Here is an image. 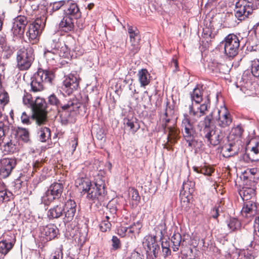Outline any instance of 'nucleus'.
<instances>
[{
    "mask_svg": "<svg viewBox=\"0 0 259 259\" xmlns=\"http://www.w3.org/2000/svg\"><path fill=\"white\" fill-rule=\"evenodd\" d=\"M9 126L5 124L3 122H0V140H2L3 138L9 132Z\"/></svg>",
    "mask_w": 259,
    "mask_h": 259,
    "instance_id": "obj_50",
    "label": "nucleus"
},
{
    "mask_svg": "<svg viewBox=\"0 0 259 259\" xmlns=\"http://www.w3.org/2000/svg\"><path fill=\"white\" fill-rule=\"evenodd\" d=\"M51 41L54 44H59L58 49V53L60 57L68 58L70 55V48L68 47L64 42H61L58 35L54 34L52 36Z\"/></svg>",
    "mask_w": 259,
    "mask_h": 259,
    "instance_id": "obj_23",
    "label": "nucleus"
},
{
    "mask_svg": "<svg viewBox=\"0 0 259 259\" xmlns=\"http://www.w3.org/2000/svg\"><path fill=\"white\" fill-rule=\"evenodd\" d=\"M142 256L143 255L140 253L134 250L127 255L125 259H143Z\"/></svg>",
    "mask_w": 259,
    "mask_h": 259,
    "instance_id": "obj_55",
    "label": "nucleus"
},
{
    "mask_svg": "<svg viewBox=\"0 0 259 259\" xmlns=\"http://www.w3.org/2000/svg\"><path fill=\"white\" fill-rule=\"evenodd\" d=\"M203 36L206 39V41H211L212 38V34L210 32V31L208 29L206 30H204L203 32Z\"/></svg>",
    "mask_w": 259,
    "mask_h": 259,
    "instance_id": "obj_59",
    "label": "nucleus"
},
{
    "mask_svg": "<svg viewBox=\"0 0 259 259\" xmlns=\"http://www.w3.org/2000/svg\"><path fill=\"white\" fill-rule=\"evenodd\" d=\"M199 104L192 102L189 106V113L190 116L199 118L205 115V112L210 107V100L207 98L203 103L201 105Z\"/></svg>",
    "mask_w": 259,
    "mask_h": 259,
    "instance_id": "obj_15",
    "label": "nucleus"
},
{
    "mask_svg": "<svg viewBox=\"0 0 259 259\" xmlns=\"http://www.w3.org/2000/svg\"><path fill=\"white\" fill-rule=\"evenodd\" d=\"M142 225L139 222L134 223L130 228H123L121 230L124 232L128 231L129 233L138 232L141 229Z\"/></svg>",
    "mask_w": 259,
    "mask_h": 259,
    "instance_id": "obj_43",
    "label": "nucleus"
},
{
    "mask_svg": "<svg viewBox=\"0 0 259 259\" xmlns=\"http://www.w3.org/2000/svg\"><path fill=\"white\" fill-rule=\"evenodd\" d=\"M255 190L253 188L245 187L243 188L240 192V195L243 201H249L252 197L255 196Z\"/></svg>",
    "mask_w": 259,
    "mask_h": 259,
    "instance_id": "obj_33",
    "label": "nucleus"
},
{
    "mask_svg": "<svg viewBox=\"0 0 259 259\" xmlns=\"http://www.w3.org/2000/svg\"><path fill=\"white\" fill-rule=\"evenodd\" d=\"M137 76L141 87H145L149 84L151 76L147 69H142L139 70Z\"/></svg>",
    "mask_w": 259,
    "mask_h": 259,
    "instance_id": "obj_31",
    "label": "nucleus"
},
{
    "mask_svg": "<svg viewBox=\"0 0 259 259\" xmlns=\"http://www.w3.org/2000/svg\"><path fill=\"white\" fill-rule=\"evenodd\" d=\"M79 75L77 73H70L65 76L62 87L63 91L68 95L78 88L79 82Z\"/></svg>",
    "mask_w": 259,
    "mask_h": 259,
    "instance_id": "obj_14",
    "label": "nucleus"
},
{
    "mask_svg": "<svg viewBox=\"0 0 259 259\" xmlns=\"http://www.w3.org/2000/svg\"><path fill=\"white\" fill-rule=\"evenodd\" d=\"M17 136L23 142L27 143L29 141V133L25 128L18 127L17 130Z\"/></svg>",
    "mask_w": 259,
    "mask_h": 259,
    "instance_id": "obj_39",
    "label": "nucleus"
},
{
    "mask_svg": "<svg viewBox=\"0 0 259 259\" xmlns=\"http://www.w3.org/2000/svg\"><path fill=\"white\" fill-rule=\"evenodd\" d=\"M232 132L236 136L239 137L241 136L243 133V130L241 126L237 125L232 130Z\"/></svg>",
    "mask_w": 259,
    "mask_h": 259,
    "instance_id": "obj_58",
    "label": "nucleus"
},
{
    "mask_svg": "<svg viewBox=\"0 0 259 259\" xmlns=\"http://www.w3.org/2000/svg\"><path fill=\"white\" fill-rule=\"evenodd\" d=\"M162 125L164 128V132L167 134V140L168 142L174 143L178 138L179 131L175 126V121L170 119L168 115L167 110L161 116Z\"/></svg>",
    "mask_w": 259,
    "mask_h": 259,
    "instance_id": "obj_4",
    "label": "nucleus"
},
{
    "mask_svg": "<svg viewBox=\"0 0 259 259\" xmlns=\"http://www.w3.org/2000/svg\"><path fill=\"white\" fill-rule=\"evenodd\" d=\"M192 103H200L203 101L202 92L199 88H195L190 94Z\"/></svg>",
    "mask_w": 259,
    "mask_h": 259,
    "instance_id": "obj_38",
    "label": "nucleus"
},
{
    "mask_svg": "<svg viewBox=\"0 0 259 259\" xmlns=\"http://www.w3.org/2000/svg\"><path fill=\"white\" fill-rule=\"evenodd\" d=\"M48 102L51 105L56 107L61 122L64 124L73 120L77 113V109L80 107L76 102L68 101L66 103L64 101L59 100L54 94L49 97Z\"/></svg>",
    "mask_w": 259,
    "mask_h": 259,
    "instance_id": "obj_1",
    "label": "nucleus"
},
{
    "mask_svg": "<svg viewBox=\"0 0 259 259\" xmlns=\"http://www.w3.org/2000/svg\"><path fill=\"white\" fill-rule=\"evenodd\" d=\"M221 44L224 46L225 54L228 57L233 58L238 54L240 40L236 35L229 34Z\"/></svg>",
    "mask_w": 259,
    "mask_h": 259,
    "instance_id": "obj_8",
    "label": "nucleus"
},
{
    "mask_svg": "<svg viewBox=\"0 0 259 259\" xmlns=\"http://www.w3.org/2000/svg\"><path fill=\"white\" fill-rule=\"evenodd\" d=\"M237 259H253V256L248 251H244L239 253Z\"/></svg>",
    "mask_w": 259,
    "mask_h": 259,
    "instance_id": "obj_53",
    "label": "nucleus"
},
{
    "mask_svg": "<svg viewBox=\"0 0 259 259\" xmlns=\"http://www.w3.org/2000/svg\"><path fill=\"white\" fill-rule=\"evenodd\" d=\"M223 152L224 156L227 157L233 156L236 153V151L233 150V146L232 144L225 146L223 149Z\"/></svg>",
    "mask_w": 259,
    "mask_h": 259,
    "instance_id": "obj_44",
    "label": "nucleus"
},
{
    "mask_svg": "<svg viewBox=\"0 0 259 259\" xmlns=\"http://www.w3.org/2000/svg\"><path fill=\"white\" fill-rule=\"evenodd\" d=\"M76 19L64 15L59 23L60 28L66 32L73 31L74 28V21Z\"/></svg>",
    "mask_w": 259,
    "mask_h": 259,
    "instance_id": "obj_26",
    "label": "nucleus"
},
{
    "mask_svg": "<svg viewBox=\"0 0 259 259\" xmlns=\"http://www.w3.org/2000/svg\"><path fill=\"white\" fill-rule=\"evenodd\" d=\"M229 228L232 231H234L240 228L241 223L236 218H231L228 224Z\"/></svg>",
    "mask_w": 259,
    "mask_h": 259,
    "instance_id": "obj_42",
    "label": "nucleus"
},
{
    "mask_svg": "<svg viewBox=\"0 0 259 259\" xmlns=\"http://www.w3.org/2000/svg\"><path fill=\"white\" fill-rule=\"evenodd\" d=\"M112 249L114 250L119 249L121 247V242L119 238L113 236L111 239Z\"/></svg>",
    "mask_w": 259,
    "mask_h": 259,
    "instance_id": "obj_52",
    "label": "nucleus"
},
{
    "mask_svg": "<svg viewBox=\"0 0 259 259\" xmlns=\"http://www.w3.org/2000/svg\"><path fill=\"white\" fill-rule=\"evenodd\" d=\"M195 184L193 182H186L183 183V189L184 190H188L189 193H192L193 191V188L194 187Z\"/></svg>",
    "mask_w": 259,
    "mask_h": 259,
    "instance_id": "obj_54",
    "label": "nucleus"
},
{
    "mask_svg": "<svg viewBox=\"0 0 259 259\" xmlns=\"http://www.w3.org/2000/svg\"><path fill=\"white\" fill-rule=\"evenodd\" d=\"M106 214L105 219L103 220L100 224V228L102 232H106L109 230L111 227V222L114 220L110 217L107 213H106Z\"/></svg>",
    "mask_w": 259,
    "mask_h": 259,
    "instance_id": "obj_37",
    "label": "nucleus"
},
{
    "mask_svg": "<svg viewBox=\"0 0 259 259\" xmlns=\"http://www.w3.org/2000/svg\"><path fill=\"white\" fill-rule=\"evenodd\" d=\"M75 185L79 190L81 191L84 193H87L90 190V188L93 184H92L91 180L88 178H78L75 180Z\"/></svg>",
    "mask_w": 259,
    "mask_h": 259,
    "instance_id": "obj_29",
    "label": "nucleus"
},
{
    "mask_svg": "<svg viewBox=\"0 0 259 259\" xmlns=\"http://www.w3.org/2000/svg\"><path fill=\"white\" fill-rule=\"evenodd\" d=\"M16 164L17 160L14 158H7L2 159L0 162L1 176L3 178L9 177Z\"/></svg>",
    "mask_w": 259,
    "mask_h": 259,
    "instance_id": "obj_17",
    "label": "nucleus"
},
{
    "mask_svg": "<svg viewBox=\"0 0 259 259\" xmlns=\"http://www.w3.org/2000/svg\"><path fill=\"white\" fill-rule=\"evenodd\" d=\"M34 60L33 49L30 47L19 50L17 54V66L21 70H27Z\"/></svg>",
    "mask_w": 259,
    "mask_h": 259,
    "instance_id": "obj_5",
    "label": "nucleus"
},
{
    "mask_svg": "<svg viewBox=\"0 0 259 259\" xmlns=\"http://www.w3.org/2000/svg\"><path fill=\"white\" fill-rule=\"evenodd\" d=\"M96 137L98 140H103L105 139V135L103 132L101 130L99 133H98Z\"/></svg>",
    "mask_w": 259,
    "mask_h": 259,
    "instance_id": "obj_63",
    "label": "nucleus"
},
{
    "mask_svg": "<svg viewBox=\"0 0 259 259\" xmlns=\"http://www.w3.org/2000/svg\"><path fill=\"white\" fill-rule=\"evenodd\" d=\"M170 241L169 240H167L166 239L163 238L161 242V248H170Z\"/></svg>",
    "mask_w": 259,
    "mask_h": 259,
    "instance_id": "obj_62",
    "label": "nucleus"
},
{
    "mask_svg": "<svg viewBox=\"0 0 259 259\" xmlns=\"http://www.w3.org/2000/svg\"><path fill=\"white\" fill-rule=\"evenodd\" d=\"M87 197L92 200L97 201L100 203L103 202L105 198V184L102 180L94 182L87 194Z\"/></svg>",
    "mask_w": 259,
    "mask_h": 259,
    "instance_id": "obj_10",
    "label": "nucleus"
},
{
    "mask_svg": "<svg viewBox=\"0 0 259 259\" xmlns=\"http://www.w3.org/2000/svg\"><path fill=\"white\" fill-rule=\"evenodd\" d=\"M9 101V97L8 94L6 92H3L0 94V102L6 105Z\"/></svg>",
    "mask_w": 259,
    "mask_h": 259,
    "instance_id": "obj_56",
    "label": "nucleus"
},
{
    "mask_svg": "<svg viewBox=\"0 0 259 259\" xmlns=\"http://www.w3.org/2000/svg\"><path fill=\"white\" fill-rule=\"evenodd\" d=\"M42 236L46 237L47 240L54 239L57 235L58 229L57 227L53 224H49L40 228Z\"/></svg>",
    "mask_w": 259,
    "mask_h": 259,
    "instance_id": "obj_25",
    "label": "nucleus"
},
{
    "mask_svg": "<svg viewBox=\"0 0 259 259\" xmlns=\"http://www.w3.org/2000/svg\"><path fill=\"white\" fill-rule=\"evenodd\" d=\"M65 1H55L50 4V8L53 11H57L65 5Z\"/></svg>",
    "mask_w": 259,
    "mask_h": 259,
    "instance_id": "obj_49",
    "label": "nucleus"
},
{
    "mask_svg": "<svg viewBox=\"0 0 259 259\" xmlns=\"http://www.w3.org/2000/svg\"><path fill=\"white\" fill-rule=\"evenodd\" d=\"M143 245L148 253H152L154 257L157 256L160 247L154 238L149 237L143 242Z\"/></svg>",
    "mask_w": 259,
    "mask_h": 259,
    "instance_id": "obj_22",
    "label": "nucleus"
},
{
    "mask_svg": "<svg viewBox=\"0 0 259 259\" xmlns=\"http://www.w3.org/2000/svg\"><path fill=\"white\" fill-rule=\"evenodd\" d=\"M12 195V193L8 191L0 192V204L8 201Z\"/></svg>",
    "mask_w": 259,
    "mask_h": 259,
    "instance_id": "obj_48",
    "label": "nucleus"
},
{
    "mask_svg": "<svg viewBox=\"0 0 259 259\" xmlns=\"http://www.w3.org/2000/svg\"><path fill=\"white\" fill-rule=\"evenodd\" d=\"M123 123L125 126L130 128L133 134H135L140 128V125L136 118H125L123 119Z\"/></svg>",
    "mask_w": 259,
    "mask_h": 259,
    "instance_id": "obj_32",
    "label": "nucleus"
},
{
    "mask_svg": "<svg viewBox=\"0 0 259 259\" xmlns=\"http://www.w3.org/2000/svg\"><path fill=\"white\" fill-rule=\"evenodd\" d=\"M66 8L64 9V15L75 19L81 17V12L76 3L65 4Z\"/></svg>",
    "mask_w": 259,
    "mask_h": 259,
    "instance_id": "obj_28",
    "label": "nucleus"
},
{
    "mask_svg": "<svg viewBox=\"0 0 259 259\" xmlns=\"http://www.w3.org/2000/svg\"><path fill=\"white\" fill-rule=\"evenodd\" d=\"M247 149L250 150L249 154L252 156V160H259V140L251 139L247 144Z\"/></svg>",
    "mask_w": 259,
    "mask_h": 259,
    "instance_id": "obj_30",
    "label": "nucleus"
},
{
    "mask_svg": "<svg viewBox=\"0 0 259 259\" xmlns=\"http://www.w3.org/2000/svg\"><path fill=\"white\" fill-rule=\"evenodd\" d=\"M171 243L172 244V248L174 251L179 250V247L181 242V236L179 233H175L171 237Z\"/></svg>",
    "mask_w": 259,
    "mask_h": 259,
    "instance_id": "obj_40",
    "label": "nucleus"
},
{
    "mask_svg": "<svg viewBox=\"0 0 259 259\" xmlns=\"http://www.w3.org/2000/svg\"><path fill=\"white\" fill-rule=\"evenodd\" d=\"M222 211V209L220 205L215 206L210 211V214L211 218L213 219H217L221 212Z\"/></svg>",
    "mask_w": 259,
    "mask_h": 259,
    "instance_id": "obj_51",
    "label": "nucleus"
},
{
    "mask_svg": "<svg viewBox=\"0 0 259 259\" xmlns=\"http://www.w3.org/2000/svg\"><path fill=\"white\" fill-rule=\"evenodd\" d=\"M203 134L209 146L218 145L224 137L222 131L217 127L203 132Z\"/></svg>",
    "mask_w": 259,
    "mask_h": 259,
    "instance_id": "obj_13",
    "label": "nucleus"
},
{
    "mask_svg": "<svg viewBox=\"0 0 259 259\" xmlns=\"http://www.w3.org/2000/svg\"><path fill=\"white\" fill-rule=\"evenodd\" d=\"M46 18L45 16L37 18L31 23L26 32V35L29 37L30 41H33L32 44L36 43L38 40L39 35L41 33L46 24Z\"/></svg>",
    "mask_w": 259,
    "mask_h": 259,
    "instance_id": "obj_9",
    "label": "nucleus"
},
{
    "mask_svg": "<svg viewBox=\"0 0 259 259\" xmlns=\"http://www.w3.org/2000/svg\"><path fill=\"white\" fill-rule=\"evenodd\" d=\"M259 8V1H237L235 4V15L242 20L251 14L254 10Z\"/></svg>",
    "mask_w": 259,
    "mask_h": 259,
    "instance_id": "obj_3",
    "label": "nucleus"
},
{
    "mask_svg": "<svg viewBox=\"0 0 259 259\" xmlns=\"http://www.w3.org/2000/svg\"><path fill=\"white\" fill-rule=\"evenodd\" d=\"M76 203L74 200L69 199L64 204V222H69L72 221L76 212Z\"/></svg>",
    "mask_w": 259,
    "mask_h": 259,
    "instance_id": "obj_21",
    "label": "nucleus"
},
{
    "mask_svg": "<svg viewBox=\"0 0 259 259\" xmlns=\"http://www.w3.org/2000/svg\"><path fill=\"white\" fill-rule=\"evenodd\" d=\"M23 102L24 104L28 107L32 108L33 105L34 101L32 99V96L30 94L26 93L23 98Z\"/></svg>",
    "mask_w": 259,
    "mask_h": 259,
    "instance_id": "obj_47",
    "label": "nucleus"
},
{
    "mask_svg": "<svg viewBox=\"0 0 259 259\" xmlns=\"http://www.w3.org/2000/svg\"><path fill=\"white\" fill-rule=\"evenodd\" d=\"M16 241L14 235L11 233L0 241V253L6 255L13 248Z\"/></svg>",
    "mask_w": 259,
    "mask_h": 259,
    "instance_id": "obj_20",
    "label": "nucleus"
},
{
    "mask_svg": "<svg viewBox=\"0 0 259 259\" xmlns=\"http://www.w3.org/2000/svg\"><path fill=\"white\" fill-rule=\"evenodd\" d=\"M251 73L252 75L259 78V60H254L252 63Z\"/></svg>",
    "mask_w": 259,
    "mask_h": 259,
    "instance_id": "obj_46",
    "label": "nucleus"
},
{
    "mask_svg": "<svg viewBox=\"0 0 259 259\" xmlns=\"http://www.w3.org/2000/svg\"><path fill=\"white\" fill-rule=\"evenodd\" d=\"M63 252L61 248H57L54 252L52 259H62Z\"/></svg>",
    "mask_w": 259,
    "mask_h": 259,
    "instance_id": "obj_57",
    "label": "nucleus"
},
{
    "mask_svg": "<svg viewBox=\"0 0 259 259\" xmlns=\"http://www.w3.org/2000/svg\"><path fill=\"white\" fill-rule=\"evenodd\" d=\"M39 140L45 142L51 138L50 129L47 127H40L37 132Z\"/></svg>",
    "mask_w": 259,
    "mask_h": 259,
    "instance_id": "obj_35",
    "label": "nucleus"
},
{
    "mask_svg": "<svg viewBox=\"0 0 259 259\" xmlns=\"http://www.w3.org/2000/svg\"><path fill=\"white\" fill-rule=\"evenodd\" d=\"M64 204H59L51 208L47 212V215L50 220L59 219L63 217L64 212Z\"/></svg>",
    "mask_w": 259,
    "mask_h": 259,
    "instance_id": "obj_27",
    "label": "nucleus"
},
{
    "mask_svg": "<svg viewBox=\"0 0 259 259\" xmlns=\"http://www.w3.org/2000/svg\"><path fill=\"white\" fill-rule=\"evenodd\" d=\"M128 195L129 197L133 200L139 201L140 200V197L138 190L134 188H131L128 189Z\"/></svg>",
    "mask_w": 259,
    "mask_h": 259,
    "instance_id": "obj_45",
    "label": "nucleus"
},
{
    "mask_svg": "<svg viewBox=\"0 0 259 259\" xmlns=\"http://www.w3.org/2000/svg\"><path fill=\"white\" fill-rule=\"evenodd\" d=\"M182 131L183 137L189 147H192L195 141V130L189 118L185 117L182 122Z\"/></svg>",
    "mask_w": 259,
    "mask_h": 259,
    "instance_id": "obj_11",
    "label": "nucleus"
},
{
    "mask_svg": "<svg viewBox=\"0 0 259 259\" xmlns=\"http://www.w3.org/2000/svg\"><path fill=\"white\" fill-rule=\"evenodd\" d=\"M54 77L51 71L38 69L32 78L30 84L32 91L37 92L42 91L45 84L51 83Z\"/></svg>",
    "mask_w": 259,
    "mask_h": 259,
    "instance_id": "obj_2",
    "label": "nucleus"
},
{
    "mask_svg": "<svg viewBox=\"0 0 259 259\" xmlns=\"http://www.w3.org/2000/svg\"><path fill=\"white\" fill-rule=\"evenodd\" d=\"M193 170L197 174L210 176L213 172V169L209 166L204 165L200 166H193Z\"/></svg>",
    "mask_w": 259,
    "mask_h": 259,
    "instance_id": "obj_36",
    "label": "nucleus"
},
{
    "mask_svg": "<svg viewBox=\"0 0 259 259\" xmlns=\"http://www.w3.org/2000/svg\"><path fill=\"white\" fill-rule=\"evenodd\" d=\"M131 45L129 47L130 54L134 55L140 50V41L141 37L139 30H136L135 32L129 34Z\"/></svg>",
    "mask_w": 259,
    "mask_h": 259,
    "instance_id": "obj_24",
    "label": "nucleus"
},
{
    "mask_svg": "<svg viewBox=\"0 0 259 259\" xmlns=\"http://www.w3.org/2000/svg\"><path fill=\"white\" fill-rule=\"evenodd\" d=\"M22 123L24 124L29 123V118L25 112H23L21 117Z\"/></svg>",
    "mask_w": 259,
    "mask_h": 259,
    "instance_id": "obj_61",
    "label": "nucleus"
},
{
    "mask_svg": "<svg viewBox=\"0 0 259 259\" xmlns=\"http://www.w3.org/2000/svg\"><path fill=\"white\" fill-rule=\"evenodd\" d=\"M28 23L27 18L24 16H18L14 19L12 28V31L14 35L23 34L25 28Z\"/></svg>",
    "mask_w": 259,
    "mask_h": 259,
    "instance_id": "obj_18",
    "label": "nucleus"
},
{
    "mask_svg": "<svg viewBox=\"0 0 259 259\" xmlns=\"http://www.w3.org/2000/svg\"><path fill=\"white\" fill-rule=\"evenodd\" d=\"M59 44H54L51 40L49 42L44 51V56L48 63L51 65H55L59 61V56L58 49Z\"/></svg>",
    "mask_w": 259,
    "mask_h": 259,
    "instance_id": "obj_12",
    "label": "nucleus"
},
{
    "mask_svg": "<svg viewBox=\"0 0 259 259\" xmlns=\"http://www.w3.org/2000/svg\"><path fill=\"white\" fill-rule=\"evenodd\" d=\"M33 105L31 108L33 111L32 118L38 125L45 124L47 121L45 101L41 98L37 97L34 101Z\"/></svg>",
    "mask_w": 259,
    "mask_h": 259,
    "instance_id": "obj_6",
    "label": "nucleus"
},
{
    "mask_svg": "<svg viewBox=\"0 0 259 259\" xmlns=\"http://www.w3.org/2000/svg\"><path fill=\"white\" fill-rule=\"evenodd\" d=\"M162 252L165 256L169 255L171 253L170 248H162Z\"/></svg>",
    "mask_w": 259,
    "mask_h": 259,
    "instance_id": "obj_64",
    "label": "nucleus"
},
{
    "mask_svg": "<svg viewBox=\"0 0 259 259\" xmlns=\"http://www.w3.org/2000/svg\"><path fill=\"white\" fill-rule=\"evenodd\" d=\"M216 113L214 112V109L209 115L205 116L203 121L204 128L202 132L209 130L210 128L215 127L214 125H211L210 124L212 120H215Z\"/></svg>",
    "mask_w": 259,
    "mask_h": 259,
    "instance_id": "obj_34",
    "label": "nucleus"
},
{
    "mask_svg": "<svg viewBox=\"0 0 259 259\" xmlns=\"http://www.w3.org/2000/svg\"><path fill=\"white\" fill-rule=\"evenodd\" d=\"M257 206L253 200L244 202L241 214L244 218L251 220L257 213Z\"/></svg>",
    "mask_w": 259,
    "mask_h": 259,
    "instance_id": "obj_19",
    "label": "nucleus"
},
{
    "mask_svg": "<svg viewBox=\"0 0 259 259\" xmlns=\"http://www.w3.org/2000/svg\"><path fill=\"white\" fill-rule=\"evenodd\" d=\"M216 113L215 120L218 125L223 128L229 126L232 122V118L230 113L228 111L226 107L214 109Z\"/></svg>",
    "mask_w": 259,
    "mask_h": 259,
    "instance_id": "obj_16",
    "label": "nucleus"
},
{
    "mask_svg": "<svg viewBox=\"0 0 259 259\" xmlns=\"http://www.w3.org/2000/svg\"><path fill=\"white\" fill-rule=\"evenodd\" d=\"M70 144L71 145V150L72 153H73L75 151L78 144L77 139L74 138V139L71 141Z\"/></svg>",
    "mask_w": 259,
    "mask_h": 259,
    "instance_id": "obj_60",
    "label": "nucleus"
},
{
    "mask_svg": "<svg viewBox=\"0 0 259 259\" xmlns=\"http://www.w3.org/2000/svg\"><path fill=\"white\" fill-rule=\"evenodd\" d=\"M63 189L64 186L62 183H53L41 196V203L45 205H50L54 200L61 197Z\"/></svg>",
    "mask_w": 259,
    "mask_h": 259,
    "instance_id": "obj_7",
    "label": "nucleus"
},
{
    "mask_svg": "<svg viewBox=\"0 0 259 259\" xmlns=\"http://www.w3.org/2000/svg\"><path fill=\"white\" fill-rule=\"evenodd\" d=\"M107 209L111 214L110 217L114 219L115 215L117 210L116 206V202L114 200L110 201L107 205Z\"/></svg>",
    "mask_w": 259,
    "mask_h": 259,
    "instance_id": "obj_41",
    "label": "nucleus"
}]
</instances>
